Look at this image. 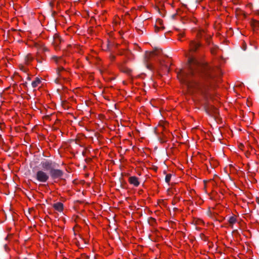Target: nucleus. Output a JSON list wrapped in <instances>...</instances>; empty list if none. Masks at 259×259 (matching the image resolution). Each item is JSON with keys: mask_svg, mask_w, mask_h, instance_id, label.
Listing matches in <instances>:
<instances>
[{"mask_svg": "<svg viewBox=\"0 0 259 259\" xmlns=\"http://www.w3.org/2000/svg\"><path fill=\"white\" fill-rule=\"evenodd\" d=\"M213 70V68L207 63L200 62L194 58H190L188 71H182L181 79L188 88L205 94L214 77Z\"/></svg>", "mask_w": 259, "mask_h": 259, "instance_id": "1", "label": "nucleus"}, {"mask_svg": "<svg viewBox=\"0 0 259 259\" xmlns=\"http://www.w3.org/2000/svg\"><path fill=\"white\" fill-rule=\"evenodd\" d=\"M41 169L37 170L33 177L39 182L46 183L50 177L52 180L62 179L64 171L58 168L59 164L50 159H44L40 163Z\"/></svg>", "mask_w": 259, "mask_h": 259, "instance_id": "2", "label": "nucleus"}, {"mask_svg": "<svg viewBox=\"0 0 259 259\" xmlns=\"http://www.w3.org/2000/svg\"><path fill=\"white\" fill-rule=\"evenodd\" d=\"M161 54H162V51L161 49H156L153 52H146L145 55V63L146 64V67L150 70H152V65L148 64V62L151 58L154 56H159Z\"/></svg>", "mask_w": 259, "mask_h": 259, "instance_id": "3", "label": "nucleus"}, {"mask_svg": "<svg viewBox=\"0 0 259 259\" xmlns=\"http://www.w3.org/2000/svg\"><path fill=\"white\" fill-rule=\"evenodd\" d=\"M204 109L208 115L213 116L214 118H216L217 115L219 114V111L217 108L209 104L204 107Z\"/></svg>", "mask_w": 259, "mask_h": 259, "instance_id": "4", "label": "nucleus"}, {"mask_svg": "<svg viewBox=\"0 0 259 259\" xmlns=\"http://www.w3.org/2000/svg\"><path fill=\"white\" fill-rule=\"evenodd\" d=\"M201 44L198 42L191 41L190 42V47L191 51L195 52L197 51L198 48L201 46Z\"/></svg>", "mask_w": 259, "mask_h": 259, "instance_id": "5", "label": "nucleus"}, {"mask_svg": "<svg viewBox=\"0 0 259 259\" xmlns=\"http://www.w3.org/2000/svg\"><path fill=\"white\" fill-rule=\"evenodd\" d=\"M129 181L131 184H133L135 186H138L139 185L138 179L136 177H131L129 178Z\"/></svg>", "mask_w": 259, "mask_h": 259, "instance_id": "6", "label": "nucleus"}, {"mask_svg": "<svg viewBox=\"0 0 259 259\" xmlns=\"http://www.w3.org/2000/svg\"><path fill=\"white\" fill-rule=\"evenodd\" d=\"M54 207L55 209L59 211H61L63 209V204L61 202H57L54 204Z\"/></svg>", "mask_w": 259, "mask_h": 259, "instance_id": "7", "label": "nucleus"}, {"mask_svg": "<svg viewBox=\"0 0 259 259\" xmlns=\"http://www.w3.org/2000/svg\"><path fill=\"white\" fill-rule=\"evenodd\" d=\"M41 82L40 79L38 77H36L35 80L33 81L31 83L33 88H36Z\"/></svg>", "mask_w": 259, "mask_h": 259, "instance_id": "8", "label": "nucleus"}, {"mask_svg": "<svg viewBox=\"0 0 259 259\" xmlns=\"http://www.w3.org/2000/svg\"><path fill=\"white\" fill-rule=\"evenodd\" d=\"M61 42V38L58 35L54 37V43L56 45H58Z\"/></svg>", "mask_w": 259, "mask_h": 259, "instance_id": "9", "label": "nucleus"}, {"mask_svg": "<svg viewBox=\"0 0 259 259\" xmlns=\"http://www.w3.org/2000/svg\"><path fill=\"white\" fill-rule=\"evenodd\" d=\"M252 25L255 29L259 28V21H253L252 22Z\"/></svg>", "mask_w": 259, "mask_h": 259, "instance_id": "10", "label": "nucleus"}, {"mask_svg": "<svg viewBox=\"0 0 259 259\" xmlns=\"http://www.w3.org/2000/svg\"><path fill=\"white\" fill-rule=\"evenodd\" d=\"M236 222V219L234 217H231L229 218V222L231 225H233L234 223H235Z\"/></svg>", "mask_w": 259, "mask_h": 259, "instance_id": "11", "label": "nucleus"}, {"mask_svg": "<svg viewBox=\"0 0 259 259\" xmlns=\"http://www.w3.org/2000/svg\"><path fill=\"white\" fill-rule=\"evenodd\" d=\"M111 47H112V42H111L110 41H109L108 39L107 44H106V50H110Z\"/></svg>", "mask_w": 259, "mask_h": 259, "instance_id": "12", "label": "nucleus"}, {"mask_svg": "<svg viewBox=\"0 0 259 259\" xmlns=\"http://www.w3.org/2000/svg\"><path fill=\"white\" fill-rule=\"evenodd\" d=\"M171 177V174H167L165 176V181L167 183H168L170 180V178Z\"/></svg>", "mask_w": 259, "mask_h": 259, "instance_id": "13", "label": "nucleus"}, {"mask_svg": "<svg viewBox=\"0 0 259 259\" xmlns=\"http://www.w3.org/2000/svg\"><path fill=\"white\" fill-rule=\"evenodd\" d=\"M30 60H31V57L30 56V55H27V56L25 57V61L28 62Z\"/></svg>", "mask_w": 259, "mask_h": 259, "instance_id": "14", "label": "nucleus"}, {"mask_svg": "<svg viewBox=\"0 0 259 259\" xmlns=\"http://www.w3.org/2000/svg\"><path fill=\"white\" fill-rule=\"evenodd\" d=\"M159 64H160V66H165V67L166 68V69H168V66H167V65H164V64H163V62H162V61H161V60H159Z\"/></svg>", "mask_w": 259, "mask_h": 259, "instance_id": "15", "label": "nucleus"}, {"mask_svg": "<svg viewBox=\"0 0 259 259\" xmlns=\"http://www.w3.org/2000/svg\"><path fill=\"white\" fill-rule=\"evenodd\" d=\"M116 229H115V230H116ZM115 236L117 237V238H118V240H120V237L118 235V233L117 232H116V231H115V232H114V238L115 237Z\"/></svg>", "mask_w": 259, "mask_h": 259, "instance_id": "16", "label": "nucleus"}, {"mask_svg": "<svg viewBox=\"0 0 259 259\" xmlns=\"http://www.w3.org/2000/svg\"><path fill=\"white\" fill-rule=\"evenodd\" d=\"M119 20V18H115L114 17V26L115 25H116V24H117L118 23V21Z\"/></svg>", "mask_w": 259, "mask_h": 259, "instance_id": "17", "label": "nucleus"}, {"mask_svg": "<svg viewBox=\"0 0 259 259\" xmlns=\"http://www.w3.org/2000/svg\"><path fill=\"white\" fill-rule=\"evenodd\" d=\"M42 59H41H41H40V58H39V57L38 56H37V58H36V60H37V61L38 63H41V62H42Z\"/></svg>", "mask_w": 259, "mask_h": 259, "instance_id": "18", "label": "nucleus"}, {"mask_svg": "<svg viewBox=\"0 0 259 259\" xmlns=\"http://www.w3.org/2000/svg\"><path fill=\"white\" fill-rule=\"evenodd\" d=\"M20 69L24 72H26L27 70L26 68H25L23 66H21Z\"/></svg>", "mask_w": 259, "mask_h": 259, "instance_id": "19", "label": "nucleus"}, {"mask_svg": "<svg viewBox=\"0 0 259 259\" xmlns=\"http://www.w3.org/2000/svg\"><path fill=\"white\" fill-rule=\"evenodd\" d=\"M117 114H121L120 111L119 110H117V113L114 112V117H115V116H117V115H116Z\"/></svg>", "mask_w": 259, "mask_h": 259, "instance_id": "20", "label": "nucleus"}, {"mask_svg": "<svg viewBox=\"0 0 259 259\" xmlns=\"http://www.w3.org/2000/svg\"><path fill=\"white\" fill-rule=\"evenodd\" d=\"M176 14H174V15H172L171 16L172 18V19H175V17H176Z\"/></svg>", "mask_w": 259, "mask_h": 259, "instance_id": "21", "label": "nucleus"}, {"mask_svg": "<svg viewBox=\"0 0 259 259\" xmlns=\"http://www.w3.org/2000/svg\"><path fill=\"white\" fill-rule=\"evenodd\" d=\"M123 72H127V73H129V71H130V70L129 69H127V70H123Z\"/></svg>", "mask_w": 259, "mask_h": 259, "instance_id": "22", "label": "nucleus"}, {"mask_svg": "<svg viewBox=\"0 0 259 259\" xmlns=\"http://www.w3.org/2000/svg\"><path fill=\"white\" fill-rule=\"evenodd\" d=\"M114 131H115L116 130V125L115 124H114Z\"/></svg>", "mask_w": 259, "mask_h": 259, "instance_id": "23", "label": "nucleus"}, {"mask_svg": "<svg viewBox=\"0 0 259 259\" xmlns=\"http://www.w3.org/2000/svg\"><path fill=\"white\" fill-rule=\"evenodd\" d=\"M23 84V85L26 87L27 82H25Z\"/></svg>", "mask_w": 259, "mask_h": 259, "instance_id": "24", "label": "nucleus"}, {"mask_svg": "<svg viewBox=\"0 0 259 259\" xmlns=\"http://www.w3.org/2000/svg\"><path fill=\"white\" fill-rule=\"evenodd\" d=\"M27 79L30 80V78L29 77H27Z\"/></svg>", "mask_w": 259, "mask_h": 259, "instance_id": "25", "label": "nucleus"}, {"mask_svg": "<svg viewBox=\"0 0 259 259\" xmlns=\"http://www.w3.org/2000/svg\"><path fill=\"white\" fill-rule=\"evenodd\" d=\"M180 35L181 36H183L184 34H183L181 33V34H180Z\"/></svg>", "mask_w": 259, "mask_h": 259, "instance_id": "26", "label": "nucleus"}, {"mask_svg": "<svg viewBox=\"0 0 259 259\" xmlns=\"http://www.w3.org/2000/svg\"><path fill=\"white\" fill-rule=\"evenodd\" d=\"M151 219H152L153 221H155V220L154 219H153V218H151Z\"/></svg>", "mask_w": 259, "mask_h": 259, "instance_id": "27", "label": "nucleus"}, {"mask_svg": "<svg viewBox=\"0 0 259 259\" xmlns=\"http://www.w3.org/2000/svg\"><path fill=\"white\" fill-rule=\"evenodd\" d=\"M114 108H115V109H116V105H115V104L114 105Z\"/></svg>", "mask_w": 259, "mask_h": 259, "instance_id": "28", "label": "nucleus"}, {"mask_svg": "<svg viewBox=\"0 0 259 259\" xmlns=\"http://www.w3.org/2000/svg\"><path fill=\"white\" fill-rule=\"evenodd\" d=\"M243 146V144H240V147H242V146Z\"/></svg>", "mask_w": 259, "mask_h": 259, "instance_id": "29", "label": "nucleus"}, {"mask_svg": "<svg viewBox=\"0 0 259 259\" xmlns=\"http://www.w3.org/2000/svg\"><path fill=\"white\" fill-rule=\"evenodd\" d=\"M118 54H119V55H122V54H121V53H118Z\"/></svg>", "mask_w": 259, "mask_h": 259, "instance_id": "30", "label": "nucleus"}, {"mask_svg": "<svg viewBox=\"0 0 259 259\" xmlns=\"http://www.w3.org/2000/svg\"><path fill=\"white\" fill-rule=\"evenodd\" d=\"M94 259H96L95 257H94Z\"/></svg>", "mask_w": 259, "mask_h": 259, "instance_id": "31", "label": "nucleus"}, {"mask_svg": "<svg viewBox=\"0 0 259 259\" xmlns=\"http://www.w3.org/2000/svg\"><path fill=\"white\" fill-rule=\"evenodd\" d=\"M118 259H119V258H118Z\"/></svg>", "mask_w": 259, "mask_h": 259, "instance_id": "32", "label": "nucleus"}]
</instances>
